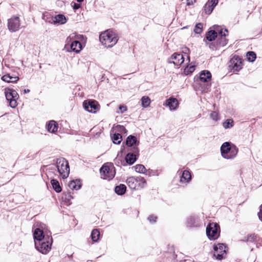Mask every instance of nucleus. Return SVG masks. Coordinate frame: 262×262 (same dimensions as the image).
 Instances as JSON below:
<instances>
[{
    "label": "nucleus",
    "mask_w": 262,
    "mask_h": 262,
    "mask_svg": "<svg viewBox=\"0 0 262 262\" xmlns=\"http://www.w3.org/2000/svg\"><path fill=\"white\" fill-rule=\"evenodd\" d=\"M99 40L105 47L111 48L116 44L118 38L114 32L106 30L100 34Z\"/></svg>",
    "instance_id": "obj_1"
},
{
    "label": "nucleus",
    "mask_w": 262,
    "mask_h": 262,
    "mask_svg": "<svg viewBox=\"0 0 262 262\" xmlns=\"http://www.w3.org/2000/svg\"><path fill=\"white\" fill-rule=\"evenodd\" d=\"M238 152L237 148L229 142L224 143L221 147V152L225 159H230L234 158Z\"/></svg>",
    "instance_id": "obj_2"
},
{
    "label": "nucleus",
    "mask_w": 262,
    "mask_h": 262,
    "mask_svg": "<svg viewBox=\"0 0 262 262\" xmlns=\"http://www.w3.org/2000/svg\"><path fill=\"white\" fill-rule=\"evenodd\" d=\"M56 167L59 174L63 179L67 178L70 173V167L68 161L64 158H59L56 160Z\"/></svg>",
    "instance_id": "obj_3"
},
{
    "label": "nucleus",
    "mask_w": 262,
    "mask_h": 262,
    "mask_svg": "<svg viewBox=\"0 0 262 262\" xmlns=\"http://www.w3.org/2000/svg\"><path fill=\"white\" fill-rule=\"evenodd\" d=\"M53 239L51 236L47 235L45 241L35 242V248L42 254H47L51 250Z\"/></svg>",
    "instance_id": "obj_4"
},
{
    "label": "nucleus",
    "mask_w": 262,
    "mask_h": 262,
    "mask_svg": "<svg viewBox=\"0 0 262 262\" xmlns=\"http://www.w3.org/2000/svg\"><path fill=\"white\" fill-rule=\"evenodd\" d=\"M220 234V226L216 223H209L206 227V234L210 240L217 239Z\"/></svg>",
    "instance_id": "obj_5"
},
{
    "label": "nucleus",
    "mask_w": 262,
    "mask_h": 262,
    "mask_svg": "<svg viewBox=\"0 0 262 262\" xmlns=\"http://www.w3.org/2000/svg\"><path fill=\"white\" fill-rule=\"evenodd\" d=\"M101 178L110 181L112 180L115 175V170L113 166L103 165L100 169Z\"/></svg>",
    "instance_id": "obj_6"
},
{
    "label": "nucleus",
    "mask_w": 262,
    "mask_h": 262,
    "mask_svg": "<svg viewBox=\"0 0 262 262\" xmlns=\"http://www.w3.org/2000/svg\"><path fill=\"white\" fill-rule=\"evenodd\" d=\"M6 99L9 101L10 106L15 108L17 106L16 100L19 98L17 92L11 89H6L5 91Z\"/></svg>",
    "instance_id": "obj_7"
},
{
    "label": "nucleus",
    "mask_w": 262,
    "mask_h": 262,
    "mask_svg": "<svg viewBox=\"0 0 262 262\" xmlns=\"http://www.w3.org/2000/svg\"><path fill=\"white\" fill-rule=\"evenodd\" d=\"M226 246L224 244L218 243L216 245L213 246V250L214 253L213 254V257L217 260H222L225 258L226 255Z\"/></svg>",
    "instance_id": "obj_8"
},
{
    "label": "nucleus",
    "mask_w": 262,
    "mask_h": 262,
    "mask_svg": "<svg viewBox=\"0 0 262 262\" xmlns=\"http://www.w3.org/2000/svg\"><path fill=\"white\" fill-rule=\"evenodd\" d=\"M83 106L89 112L96 113L100 109V105L98 102L92 99H89L83 101Z\"/></svg>",
    "instance_id": "obj_9"
},
{
    "label": "nucleus",
    "mask_w": 262,
    "mask_h": 262,
    "mask_svg": "<svg viewBox=\"0 0 262 262\" xmlns=\"http://www.w3.org/2000/svg\"><path fill=\"white\" fill-rule=\"evenodd\" d=\"M139 150L138 147H134L131 152L126 154L125 157V162L126 165L133 164L137 160V157L139 156Z\"/></svg>",
    "instance_id": "obj_10"
},
{
    "label": "nucleus",
    "mask_w": 262,
    "mask_h": 262,
    "mask_svg": "<svg viewBox=\"0 0 262 262\" xmlns=\"http://www.w3.org/2000/svg\"><path fill=\"white\" fill-rule=\"evenodd\" d=\"M8 28L11 32L17 31L20 26V19L18 16H13L8 19Z\"/></svg>",
    "instance_id": "obj_11"
},
{
    "label": "nucleus",
    "mask_w": 262,
    "mask_h": 262,
    "mask_svg": "<svg viewBox=\"0 0 262 262\" xmlns=\"http://www.w3.org/2000/svg\"><path fill=\"white\" fill-rule=\"evenodd\" d=\"M229 67L233 72H238L242 68V59L237 55H234L229 62Z\"/></svg>",
    "instance_id": "obj_12"
},
{
    "label": "nucleus",
    "mask_w": 262,
    "mask_h": 262,
    "mask_svg": "<svg viewBox=\"0 0 262 262\" xmlns=\"http://www.w3.org/2000/svg\"><path fill=\"white\" fill-rule=\"evenodd\" d=\"M228 34V31L227 29H225L224 30L221 29L219 31V37L216 40L217 46L224 47L228 43V40L226 38V36Z\"/></svg>",
    "instance_id": "obj_13"
},
{
    "label": "nucleus",
    "mask_w": 262,
    "mask_h": 262,
    "mask_svg": "<svg viewBox=\"0 0 262 262\" xmlns=\"http://www.w3.org/2000/svg\"><path fill=\"white\" fill-rule=\"evenodd\" d=\"M184 61V58L182 54L174 53L168 59V62L173 63L175 66H179Z\"/></svg>",
    "instance_id": "obj_14"
},
{
    "label": "nucleus",
    "mask_w": 262,
    "mask_h": 262,
    "mask_svg": "<svg viewBox=\"0 0 262 262\" xmlns=\"http://www.w3.org/2000/svg\"><path fill=\"white\" fill-rule=\"evenodd\" d=\"M211 74L209 71L204 70L200 73V79L202 82L207 83L205 88L206 90H208L211 85L210 84H208V82L211 80Z\"/></svg>",
    "instance_id": "obj_15"
},
{
    "label": "nucleus",
    "mask_w": 262,
    "mask_h": 262,
    "mask_svg": "<svg viewBox=\"0 0 262 262\" xmlns=\"http://www.w3.org/2000/svg\"><path fill=\"white\" fill-rule=\"evenodd\" d=\"M70 49L68 48L67 51H73L76 53H78L82 49V44L78 40L73 41L70 45Z\"/></svg>",
    "instance_id": "obj_16"
},
{
    "label": "nucleus",
    "mask_w": 262,
    "mask_h": 262,
    "mask_svg": "<svg viewBox=\"0 0 262 262\" xmlns=\"http://www.w3.org/2000/svg\"><path fill=\"white\" fill-rule=\"evenodd\" d=\"M186 226L188 227H197L200 226L199 219L198 216L192 215L187 219Z\"/></svg>",
    "instance_id": "obj_17"
},
{
    "label": "nucleus",
    "mask_w": 262,
    "mask_h": 262,
    "mask_svg": "<svg viewBox=\"0 0 262 262\" xmlns=\"http://www.w3.org/2000/svg\"><path fill=\"white\" fill-rule=\"evenodd\" d=\"M178 173H179L180 174H181L180 180V182L181 183H187L191 181V176L190 172L188 170H185L183 171L179 170Z\"/></svg>",
    "instance_id": "obj_18"
},
{
    "label": "nucleus",
    "mask_w": 262,
    "mask_h": 262,
    "mask_svg": "<svg viewBox=\"0 0 262 262\" xmlns=\"http://www.w3.org/2000/svg\"><path fill=\"white\" fill-rule=\"evenodd\" d=\"M33 237L35 242L45 241L46 237L43 234V232L39 228H36L33 232Z\"/></svg>",
    "instance_id": "obj_19"
},
{
    "label": "nucleus",
    "mask_w": 262,
    "mask_h": 262,
    "mask_svg": "<svg viewBox=\"0 0 262 262\" xmlns=\"http://www.w3.org/2000/svg\"><path fill=\"white\" fill-rule=\"evenodd\" d=\"M49 21L53 23L54 24H64L67 22V19L64 15L58 14L54 17H52L51 20H49Z\"/></svg>",
    "instance_id": "obj_20"
},
{
    "label": "nucleus",
    "mask_w": 262,
    "mask_h": 262,
    "mask_svg": "<svg viewBox=\"0 0 262 262\" xmlns=\"http://www.w3.org/2000/svg\"><path fill=\"white\" fill-rule=\"evenodd\" d=\"M139 144V141H137V138L133 135H129L126 140V145L128 147H134V145Z\"/></svg>",
    "instance_id": "obj_21"
},
{
    "label": "nucleus",
    "mask_w": 262,
    "mask_h": 262,
    "mask_svg": "<svg viewBox=\"0 0 262 262\" xmlns=\"http://www.w3.org/2000/svg\"><path fill=\"white\" fill-rule=\"evenodd\" d=\"M179 103L176 98H170L166 101V105L170 110H175L178 106Z\"/></svg>",
    "instance_id": "obj_22"
},
{
    "label": "nucleus",
    "mask_w": 262,
    "mask_h": 262,
    "mask_svg": "<svg viewBox=\"0 0 262 262\" xmlns=\"http://www.w3.org/2000/svg\"><path fill=\"white\" fill-rule=\"evenodd\" d=\"M126 183L128 187L132 189H138L137 178L134 177H130L126 180Z\"/></svg>",
    "instance_id": "obj_23"
},
{
    "label": "nucleus",
    "mask_w": 262,
    "mask_h": 262,
    "mask_svg": "<svg viewBox=\"0 0 262 262\" xmlns=\"http://www.w3.org/2000/svg\"><path fill=\"white\" fill-rule=\"evenodd\" d=\"M58 126L57 123L54 120H51L47 124V129L48 132L55 133L57 131Z\"/></svg>",
    "instance_id": "obj_24"
},
{
    "label": "nucleus",
    "mask_w": 262,
    "mask_h": 262,
    "mask_svg": "<svg viewBox=\"0 0 262 262\" xmlns=\"http://www.w3.org/2000/svg\"><path fill=\"white\" fill-rule=\"evenodd\" d=\"M1 79L2 80L8 83H14L18 80L19 77L18 76H11L9 74H8L3 76Z\"/></svg>",
    "instance_id": "obj_25"
},
{
    "label": "nucleus",
    "mask_w": 262,
    "mask_h": 262,
    "mask_svg": "<svg viewBox=\"0 0 262 262\" xmlns=\"http://www.w3.org/2000/svg\"><path fill=\"white\" fill-rule=\"evenodd\" d=\"M69 187L71 190H78L81 187V183L80 180L71 181L69 184Z\"/></svg>",
    "instance_id": "obj_26"
},
{
    "label": "nucleus",
    "mask_w": 262,
    "mask_h": 262,
    "mask_svg": "<svg viewBox=\"0 0 262 262\" xmlns=\"http://www.w3.org/2000/svg\"><path fill=\"white\" fill-rule=\"evenodd\" d=\"M126 191V187L124 184H120L115 187V192L119 195H123Z\"/></svg>",
    "instance_id": "obj_27"
},
{
    "label": "nucleus",
    "mask_w": 262,
    "mask_h": 262,
    "mask_svg": "<svg viewBox=\"0 0 262 262\" xmlns=\"http://www.w3.org/2000/svg\"><path fill=\"white\" fill-rule=\"evenodd\" d=\"M217 36V33L215 30H210L206 34V38L209 41L214 40Z\"/></svg>",
    "instance_id": "obj_28"
},
{
    "label": "nucleus",
    "mask_w": 262,
    "mask_h": 262,
    "mask_svg": "<svg viewBox=\"0 0 262 262\" xmlns=\"http://www.w3.org/2000/svg\"><path fill=\"white\" fill-rule=\"evenodd\" d=\"M73 199L71 192H63L62 196V200L67 205L71 204L70 201Z\"/></svg>",
    "instance_id": "obj_29"
},
{
    "label": "nucleus",
    "mask_w": 262,
    "mask_h": 262,
    "mask_svg": "<svg viewBox=\"0 0 262 262\" xmlns=\"http://www.w3.org/2000/svg\"><path fill=\"white\" fill-rule=\"evenodd\" d=\"M51 183L52 185L53 189L57 193L60 192L62 190V188L59 185V182L55 180L52 179L51 181Z\"/></svg>",
    "instance_id": "obj_30"
},
{
    "label": "nucleus",
    "mask_w": 262,
    "mask_h": 262,
    "mask_svg": "<svg viewBox=\"0 0 262 262\" xmlns=\"http://www.w3.org/2000/svg\"><path fill=\"white\" fill-rule=\"evenodd\" d=\"M137 185H138V188H144L146 184V181L145 180V179L143 177H137Z\"/></svg>",
    "instance_id": "obj_31"
},
{
    "label": "nucleus",
    "mask_w": 262,
    "mask_h": 262,
    "mask_svg": "<svg viewBox=\"0 0 262 262\" xmlns=\"http://www.w3.org/2000/svg\"><path fill=\"white\" fill-rule=\"evenodd\" d=\"M112 139L114 144H119L122 140V136L119 133H115L112 136Z\"/></svg>",
    "instance_id": "obj_32"
},
{
    "label": "nucleus",
    "mask_w": 262,
    "mask_h": 262,
    "mask_svg": "<svg viewBox=\"0 0 262 262\" xmlns=\"http://www.w3.org/2000/svg\"><path fill=\"white\" fill-rule=\"evenodd\" d=\"M100 236V232L97 229H93L91 233V238L94 242H96L98 241Z\"/></svg>",
    "instance_id": "obj_33"
},
{
    "label": "nucleus",
    "mask_w": 262,
    "mask_h": 262,
    "mask_svg": "<svg viewBox=\"0 0 262 262\" xmlns=\"http://www.w3.org/2000/svg\"><path fill=\"white\" fill-rule=\"evenodd\" d=\"M215 6L212 5L210 3H206L204 7V11L207 14H210L213 10Z\"/></svg>",
    "instance_id": "obj_34"
},
{
    "label": "nucleus",
    "mask_w": 262,
    "mask_h": 262,
    "mask_svg": "<svg viewBox=\"0 0 262 262\" xmlns=\"http://www.w3.org/2000/svg\"><path fill=\"white\" fill-rule=\"evenodd\" d=\"M142 107L145 108L149 106L150 99L148 96H143L141 99Z\"/></svg>",
    "instance_id": "obj_35"
},
{
    "label": "nucleus",
    "mask_w": 262,
    "mask_h": 262,
    "mask_svg": "<svg viewBox=\"0 0 262 262\" xmlns=\"http://www.w3.org/2000/svg\"><path fill=\"white\" fill-rule=\"evenodd\" d=\"M247 57L249 61L253 62L256 59V55L253 51H249L247 53Z\"/></svg>",
    "instance_id": "obj_36"
},
{
    "label": "nucleus",
    "mask_w": 262,
    "mask_h": 262,
    "mask_svg": "<svg viewBox=\"0 0 262 262\" xmlns=\"http://www.w3.org/2000/svg\"><path fill=\"white\" fill-rule=\"evenodd\" d=\"M234 125V121L232 119H227L223 123V126L225 129L230 128Z\"/></svg>",
    "instance_id": "obj_37"
},
{
    "label": "nucleus",
    "mask_w": 262,
    "mask_h": 262,
    "mask_svg": "<svg viewBox=\"0 0 262 262\" xmlns=\"http://www.w3.org/2000/svg\"><path fill=\"white\" fill-rule=\"evenodd\" d=\"M135 170L137 172L145 173L146 169L145 166L142 164H138L135 166Z\"/></svg>",
    "instance_id": "obj_38"
},
{
    "label": "nucleus",
    "mask_w": 262,
    "mask_h": 262,
    "mask_svg": "<svg viewBox=\"0 0 262 262\" xmlns=\"http://www.w3.org/2000/svg\"><path fill=\"white\" fill-rule=\"evenodd\" d=\"M203 25L201 23L196 24L194 32L196 34H200L202 32Z\"/></svg>",
    "instance_id": "obj_39"
},
{
    "label": "nucleus",
    "mask_w": 262,
    "mask_h": 262,
    "mask_svg": "<svg viewBox=\"0 0 262 262\" xmlns=\"http://www.w3.org/2000/svg\"><path fill=\"white\" fill-rule=\"evenodd\" d=\"M76 37V35L75 34H73V35H70L69 36H68L67 38V39H66V44L64 46V49L65 50H67V49H68L67 47L68 46V44L70 42H72L73 41V39L74 38H75Z\"/></svg>",
    "instance_id": "obj_40"
},
{
    "label": "nucleus",
    "mask_w": 262,
    "mask_h": 262,
    "mask_svg": "<svg viewBox=\"0 0 262 262\" xmlns=\"http://www.w3.org/2000/svg\"><path fill=\"white\" fill-rule=\"evenodd\" d=\"M114 162H115V164L117 166H121L122 165L123 166H126V163L125 162V161H123V160H120L119 159H117L116 158V159H115Z\"/></svg>",
    "instance_id": "obj_41"
},
{
    "label": "nucleus",
    "mask_w": 262,
    "mask_h": 262,
    "mask_svg": "<svg viewBox=\"0 0 262 262\" xmlns=\"http://www.w3.org/2000/svg\"><path fill=\"white\" fill-rule=\"evenodd\" d=\"M210 118L214 121L218 120V119H219L218 113H216V112H211V113L210 114Z\"/></svg>",
    "instance_id": "obj_42"
},
{
    "label": "nucleus",
    "mask_w": 262,
    "mask_h": 262,
    "mask_svg": "<svg viewBox=\"0 0 262 262\" xmlns=\"http://www.w3.org/2000/svg\"><path fill=\"white\" fill-rule=\"evenodd\" d=\"M256 236L255 234H252L247 237V241L249 242H253L256 239Z\"/></svg>",
    "instance_id": "obj_43"
},
{
    "label": "nucleus",
    "mask_w": 262,
    "mask_h": 262,
    "mask_svg": "<svg viewBox=\"0 0 262 262\" xmlns=\"http://www.w3.org/2000/svg\"><path fill=\"white\" fill-rule=\"evenodd\" d=\"M195 70V67L193 66H191L188 69H185V72L187 73V74L189 73H192Z\"/></svg>",
    "instance_id": "obj_44"
},
{
    "label": "nucleus",
    "mask_w": 262,
    "mask_h": 262,
    "mask_svg": "<svg viewBox=\"0 0 262 262\" xmlns=\"http://www.w3.org/2000/svg\"><path fill=\"white\" fill-rule=\"evenodd\" d=\"M209 47L210 49L212 50H216L220 47L217 46V42L216 43V44L212 42L209 44Z\"/></svg>",
    "instance_id": "obj_45"
},
{
    "label": "nucleus",
    "mask_w": 262,
    "mask_h": 262,
    "mask_svg": "<svg viewBox=\"0 0 262 262\" xmlns=\"http://www.w3.org/2000/svg\"><path fill=\"white\" fill-rule=\"evenodd\" d=\"M157 216H154L153 215H150L148 216V221L151 223H155L156 222V220H157Z\"/></svg>",
    "instance_id": "obj_46"
},
{
    "label": "nucleus",
    "mask_w": 262,
    "mask_h": 262,
    "mask_svg": "<svg viewBox=\"0 0 262 262\" xmlns=\"http://www.w3.org/2000/svg\"><path fill=\"white\" fill-rule=\"evenodd\" d=\"M119 109L121 113H123L127 111V107L126 106L120 105L119 106Z\"/></svg>",
    "instance_id": "obj_47"
},
{
    "label": "nucleus",
    "mask_w": 262,
    "mask_h": 262,
    "mask_svg": "<svg viewBox=\"0 0 262 262\" xmlns=\"http://www.w3.org/2000/svg\"><path fill=\"white\" fill-rule=\"evenodd\" d=\"M219 0H209L207 3H210V4L214 6H216L218 4Z\"/></svg>",
    "instance_id": "obj_48"
},
{
    "label": "nucleus",
    "mask_w": 262,
    "mask_h": 262,
    "mask_svg": "<svg viewBox=\"0 0 262 262\" xmlns=\"http://www.w3.org/2000/svg\"><path fill=\"white\" fill-rule=\"evenodd\" d=\"M187 6H191L196 2V0H186Z\"/></svg>",
    "instance_id": "obj_49"
},
{
    "label": "nucleus",
    "mask_w": 262,
    "mask_h": 262,
    "mask_svg": "<svg viewBox=\"0 0 262 262\" xmlns=\"http://www.w3.org/2000/svg\"><path fill=\"white\" fill-rule=\"evenodd\" d=\"M73 8L74 10H77L80 7V5L79 4L76 3H73V5H72Z\"/></svg>",
    "instance_id": "obj_50"
},
{
    "label": "nucleus",
    "mask_w": 262,
    "mask_h": 262,
    "mask_svg": "<svg viewBox=\"0 0 262 262\" xmlns=\"http://www.w3.org/2000/svg\"><path fill=\"white\" fill-rule=\"evenodd\" d=\"M259 219L262 221V205L260 206V211L258 214Z\"/></svg>",
    "instance_id": "obj_51"
},
{
    "label": "nucleus",
    "mask_w": 262,
    "mask_h": 262,
    "mask_svg": "<svg viewBox=\"0 0 262 262\" xmlns=\"http://www.w3.org/2000/svg\"><path fill=\"white\" fill-rule=\"evenodd\" d=\"M118 127L119 128V130L120 132H124V133L126 132V129L123 126L118 125Z\"/></svg>",
    "instance_id": "obj_52"
},
{
    "label": "nucleus",
    "mask_w": 262,
    "mask_h": 262,
    "mask_svg": "<svg viewBox=\"0 0 262 262\" xmlns=\"http://www.w3.org/2000/svg\"><path fill=\"white\" fill-rule=\"evenodd\" d=\"M83 36L82 35H76V37L75 38L81 39V38H83Z\"/></svg>",
    "instance_id": "obj_53"
},
{
    "label": "nucleus",
    "mask_w": 262,
    "mask_h": 262,
    "mask_svg": "<svg viewBox=\"0 0 262 262\" xmlns=\"http://www.w3.org/2000/svg\"><path fill=\"white\" fill-rule=\"evenodd\" d=\"M30 90L29 89H25L24 90V93H29L30 92Z\"/></svg>",
    "instance_id": "obj_54"
},
{
    "label": "nucleus",
    "mask_w": 262,
    "mask_h": 262,
    "mask_svg": "<svg viewBox=\"0 0 262 262\" xmlns=\"http://www.w3.org/2000/svg\"><path fill=\"white\" fill-rule=\"evenodd\" d=\"M241 241L242 242H248V241H247V237H245L244 239H241Z\"/></svg>",
    "instance_id": "obj_55"
},
{
    "label": "nucleus",
    "mask_w": 262,
    "mask_h": 262,
    "mask_svg": "<svg viewBox=\"0 0 262 262\" xmlns=\"http://www.w3.org/2000/svg\"><path fill=\"white\" fill-rule=\"evenodd\" d=\"M46 16H47V15H46V14H43V19H45V20H46L47 21V19H46V18H45Z\"/></svg>",
    "instance_id": "obj_56"
},
{
    "label": "nucleus",
    "mask_w": 262,
    "mask_h": 262,
    "mask_svg": "<svg viewBox=\"0 0 262 262\" xmlns=\"http://www.w3.org/2000/svg\"><path fill=\"white\" fill-rule=\"evenodd\" d=\"M84 0H77V2H78V3H81Z\"/></svg>",
    "instance_id": "obj_57"
},
{
    "label": "nucleus",
    "mask_w": 262,
    "mask_h": 262,
    "mask_svg": "<svg viewBox=\"0 0 262 262\" xmlns=\"http://www.w3.org/2000/svg\"><path fill=\"white\" fill-rule=\"evenodd\" d=\"M187 59H188V60L189 61H190V57H189V56H187Z\"/></svg>",
    "instance_id": "obj_58"
},
{
    "label": "nucleus",
    "mask_w": 262,
    "mask_h": 262,
    "mask_svg": "<svg viewBox=\"0 0 262 262\" xmlns=\"http://www.w3.org/2000/svg\"><path fill=\"white\" fill-rule=\"evenodd\" d=\"M188 50H189L188 48H186V51H188Z\"/></svg>",
    "instance_id": "obj_59"
},
{
    "label": "nucleus",
    "mask_w": 262,
    "mask_h": 262,
    "mask_svg": "<svg viewBox=\"0 0 262 262\" xmlns=\"http://www.w3.org/2000/svg\"><path fill=\"white\" fill-rule=\"evenodd\" d=\"M237 262H239V261H237Z\"/></svg>",
    "instance_id": "obj_60"
}]
</instances>
